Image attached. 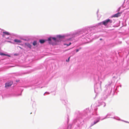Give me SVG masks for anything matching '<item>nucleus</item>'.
Wrapping results in <instances>:
<instances>
[{
    "label": "nucleus",
    "mask_w": 129,
    "mask_h": 129,
    "mask_svg": "<svg viewBox=\"0 0 129 129\" xmlns=\"http://www.w3.org/2000/svg\"><path fill=\"white\" fill-rule=\"evenodd\" d=\"M112 22V21L109 19H107L102 22V24L105 25L106 26L109 23L111 24Z\"/></svg>",
    "instance_id": "f257e3e1"
},
{
    "label": "nucleus",
    "mask_w": 129,
    "mask_h": 129,
    "mask_svg": "<svg viewBox=\"0 0 129 129\" xmlns=\"http://www.w3.org/2000/svg\"><path fill=\"white\" fill-rule=\"evenodd\" d=\"M13 84V82H7L5 84V87L8 88L9 87H10Z\"/></svg>",
    "instance_id": "f03ea898"
},
{
    "label": "nucleus",
    "mask_w": 129,
    "mask_h": 129,
    "mask_svg": "<svg viewBox=\"0 0 129 129\" xmlns=\"http://www.w3.org/2000/svg\"><path fill=\"white\" fill-rule=\"evenodd\" d=\"M120 16V13H118L112 16V17H117Z\"/></svg>",
    "instance_id": "7ed1b4c3"
},
{
    "label": "nucleus",
    "mask_w": 129,
    "mask_h": 129,
    "mask_svg": "<svg viewBox=\"0 0 129 129\" xmlns=\"http://www.w3.org/2000/svg\"><path fill=\"white\" fill-rule=\"evenodd\" d=\"M3 33H4V34L3 35V36H4L5 35H10L9 33L7 32H3Z\"/></svg>",
    "instance_id": "20e7f679"
},
{
    "label": "nucleus",
    "mask_w": 129,
    "mask_h": 129,
    "mask_svg": "<svg viewBox=\"0 0 129 129\" xmlns=\"http://www.w3.org/2000/svg\"><path fill=\"white\" fill-rule=\"evenodd\" d=\"M14 41L17 43H20L21 42L20 40L17 39H15L14 40Z\"/></svg>",
    "instance_id": "39448f33"
},
{
    "label": "nucleus",
    "mask_w": 129,
    "mask_h": 129,
    "mask_svg": "<svg viewBox=\"0 0 129 129\" xmlns=\"http://www.w3.org/2000/svg\"><path fill=\"white\" fill-rule=\"evenodd\" d=\"M39 41L40 43L43 44L44 43L45 41L43 40H40Z\"/></svg>",
    "instance_id": "423d86ee"
},
{
    "label": "nucleus",
    "mask_w": 129,
    "mask_h": 129,
    "mask_svg": "<svg viewBox=\"0 0 129 129\" xmlns=\"http://www.w3.org/2000/svg\"><path fill=\"white\" fill-rule=\"evenodd\" d=\"M37 44V42L36 41H34L33 43V45L34 46L36 45Z\"/></svg>",
    "instance_id": "0eeeda50"
},
{
    "label": "nucleus",
    "mask_w": 129,
    "mask_h": 129,
    "mask_svg": "<svg viewBox=\"0 0 129 129\" xmlns=\"http://www.w3.org/2000/svg\"><path fill=\"white\" fill-rule=\"evenodd\" d=\"M27 47L29 48H31V45L29 44H27Z\"/></svg>",
    "instance_id": "6e6552de"
},
{
    "label": "nucleus",
    "mask_w": 129,
    "mask_h": 129,
    "mask_svg": "<svg viewBox=\"0 0 129 129\" xmlns=\"http://www.w3.org/2000/svg\"><path fill=\"white\" fill-rule=\"evenodd\" d=\"M0 55H6V56H7V55L6 54H4L3 53H0Z\"/></svg>",
    "instance_id": "1a4fd4ad"
},
{
    "label": "nucleus",
    "mask_w": 129,
    "mask_h": 129,
    "mask_svg": "<svg viewBox=\"0 0 129 129\" xmlns=\"http://www.w3.org/2000/svg\"><path fill=\"white\" fill-rule=\"evenodd\" d=\"M71 44V43L70 42V43H69L68 44H64V45H66L67 46H68L70 45Z\"/></svg>",
    "instance_id": "9d476101"
},
{
    "label": "nucleus",
    "mask_w": 129,
    "mask_h": 129,
    "mask_svg": "<svg viewBox=\"0 0 129 129\" xmlns=\"http://www.w3.org/2000/svg\"><path fill=\"white\" fill-rule=\"evenodd\" d=\"M99 120H97L96 122H94L93 124H95L99 121Z\"/></svg>",
    "instance_id": "9b49d317"
},
{
    "label": "nucleus",
    "mask_w": 129,
    "mask_h": 129,
    "mask_svg": "<svg viewBox=\"0 0 129 129\" xmlns=\"http://www.w3.org/2000/svg\"><path fill=\"white\" fill-rule=\"evenodd\" d=\"M52 39V38H49L48 39V40L49 41H50Z\"/></svg>",
    "instance_id": "f8f14e48"
},
{
    "label": "nucleus",
    "mask_w": 129,
    "mask_h": 129,
    "mask_svg": "<svg viewBox=\"0 0 129 129\" xmlns=\"http://www.w3.org/2000/svg\"><path fill=\"white\" fill-rule=\"evenodd\" d=\"M52 39L54 40V41H55L56 39L55 38H52Z\"/></svg>",
    "instance_id": "ddd939ff"
},
{
    "label": "nucleus",
    "mask_w": 129,
    "mask_h": 129,
    "mask_svg": "<svg viewBox=\"0 0 129 129\" xmlns=\"http://www.w3.org/2000/svg\"><path fill=\"white\" fill-rule=\"evenodd\" d=\"M70 57H69L68 58V60H66V61H69V60H70Z\"/></svg>",
    "instance_id": "4468645a"
},
{
    "label": "nucleus",
    "mask_w": 129,
    "mask_h": 129,
    "mask_svg": "<svg viewBox=\"0 0 129 129\" xmlns=\"http://www.w3.org/2000/svg\"><path fill=\"white\" fill-rule=\"evenodd\" d=\"M79 51V50L78 49H77L76 50V51L77 52H78Z\"/></svg>",
    "instance_id": "2eb2a0df"
},
{
    "label": "nucleus",
    "mask_w": 129,
    "mask_h": 129,
    "mask_svg": "<svg viewBox=\"0 0 129 129\" xmlns=\"http://www.w3.org/2000/svg\"><path fill=\"white\" fill-rule=\"evenodd\" d=\"M100 40H102V39H100Z\"/></svg>",
    "instance_id": "dca6fc26"
}]
</instances>
